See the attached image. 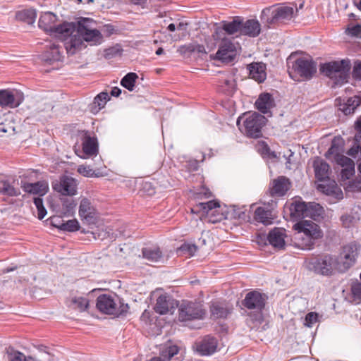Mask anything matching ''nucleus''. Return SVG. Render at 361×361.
Returning a JSON list of instances; mask_svg holds the SVG:
<instances>
[{
  "mask_svg": "<svg viewBox=\"0 0 361 361\" xmlns=\"http://www.w3.org/2000/svg\"><path fill=\"white\" fill-rule=\"evenodd\" d=\"M295 247L302 250H311L316 240L323 237L320 226L312 220H301L293 226Z\"/></svg>",
  "mask_w": 361,
  "mask_h": 361,
  "instance_id": "nucleus-1",
  "label": "nucleus"
},
{
  "mask_svg": "<svg viewBox=\"0 0 361 361\" xmlns=\"http://www.w3.org/2000/svg\"><path fill=\"white\" fill-rule=\"evenodd\" d=\"M298 8L295 5L282 4L262 10L261 20L268 25L290 20L298 16Z\"/></svg>",
  "mask_w": 361,
  "mask_h": 361,
  "instance_id": "nucleus-2",
  "label": "nucleus"
},
{
  "mask_svg": "<svg viewBox=\"0 0 361 361\" xmlns=\"http://www.w3.org/2000/svg\"><path fill=\"white\" fill-rule=\"evenodd\" d=\"M57 16L51 12L42 14L39 17L38 25L46 32L54 35L59 39H65L74 32V25L64 23L56 25Z\"/></svg>",
  "mask_w": 361,
  "mask_h": 361,
  "instance_id": "nucleus-3",
  "label": "nucleus"
},
{
  "mask_svg": "<svg viewBox=\"0 0 361 361\" xmlns=\"http://www.w3.org/2000/svg\"><path fill=\"white\" fill-rule=\"evenodd\" d=\"M265 120L264 116L257 112L248 113L238 118L237 126L247 137L257 138L262 135V128Z\"/></svg>",
  "mask_w": 361,
  "mask_h": 361,
  "instance_id": "nucleus-4",
  "label": "nucleus"
},
{
  "mask_svg": "<svg viewBox=\"0 0 361 361\" xmlns=\"http://www.w3.org/2000/svg\"><path fill=\"white\" fill-rule=\"evenodd\" d=\"M351 64L348 59L333 61L320 66V71L326 76L335 79V83L342 85L347 82Z\"/></svg>",
  "mask_w": 361,
  "mask_h": 361,
  "instance_id": "nucleus-5",
  "label": "nucleus"
},
{
  "mask_svg": "<svg viewBox=\"0 0 361 361\" xmlns=\"http://www.w3.org/2000/svg\"><path fill=\"white\" fill-rule=\"evenodd\" d=\"M96 22L92 19L82 18L78 22L77 33L90 45L99 44L103 37L100 31L96 28Z\"/></svg>",
  "mask_w": 361,
  "mask_h": 361,
  "instance_id": "nucleus-6",
  "label": "nucleus"
},
{
  "mask_svg": "<svg viewBox=\"0 0 361 361\" xmlns=\"http://www.w3.org/2000/svg\"><path fill=\"white\" fill-rule=\"evenodd\" d=\"M97 308L102 313L113 314L116 317L125 314L129 309L128 304L117 303L109 295H99L97 299Z\"/></svg>",
  "mask_w": 361,
  "mask_h": 361,
  "instance_id": "nucleus-7",
  "label": "nucleus"
},
{
  "mask_svg": "<svg viewBox=\"0 0 361 361\" xmlns=\"http://www.w3.org/2000/svg\"><path fill=\"white\" fill-rule=\"evenodd\" d=\"M289 75H298L304 80H310L317 72L316 63L309 57H300L289 67Z\"/></svg>",
  "mask_w": 361,
  "mask_h": 361,
  "instance_id": "nucleus-8",
  "label": "nucleus"
},
{
  "mask_svg": "<svg viewBox=\"0 0 361 361\" xmlns=\"http://www.w3.org/2000/svg\"><path fill=\"white\" fill-rule=\"evenodd\" d=\"M48 190V184L43 181L27 183L24 185V190L25 192L38 195V197H33V202L37 209V217L39 219H42L47 214V210L43 205L42 197L47 194Z\"/></svg>",
  "mask_w": 361,
  "mask_h": 361,
  "instance_id": "nucleus-9",
  "label": "nucleus"
},
{
  "mask_svg": "<svg viewBox=\"0 0 361 361\" xmlns=\"http://www.w3.org/2000/svg\"><path fill=\"white\" fill-rule=\"evenodd\" d=\"M205 311L199 303L183 301L178 308V320L187 322L195 319H202Z\"/></svg>",
  "mask_w": 361,
  "mask_h": 361,
  "instance_id": "nucleus-10",
  "label": "nucleus"
},
{
  "mask_svg": "<svg viewBox=\"0 0 361 361\" xmlns=\"http://www.w3.org/2000/svg\"><path fill=\"white\" fill-rule=\"evenodd\" d=\"M78 214L83 223L94 224L98 218V213L91 200L82 197L80 200Z\"/></svg>",
  "mask_w": 361,
  "mask_h": 361,
  "instance_id": "nucleus-11",
  "label": "nucleus"
},
{
  "mask_svg": "<svg viewBox=\"0 0 361 361\" xmlns=\"http://www.w3.org/2000/svg\"><path fill=\"white\" fill-rule=\"evenodd\" d=\"M267 296L257 290H252L247 293L243 300L242 304L249 310H255L261 312L264 306Z\"/></svg>",
  "mask_w": 361,
  "mask_h": 361,
  "instance_id": "nucleus-12",
  "label": "nucleus"
},
{
  "mask_svg": "<svg viewBox=\"0 0 361 361\" xmlns=\"http://www.w3.org/2000/svg\"><path fill=\"white\" fill-rule=\"evenodd\" d=\"M24 100V95L18 90H0V106L9 108L18 106Z\"/></svg>",
  "mask_w": 361,
  "mask_h": 361,
  "instance_id": "nucleus-13",
  "label": "nucleus"
},
{
  "mask_svg": "<svg viewBox=\"0 0 361 361\" xmlns=\"http://www.w3.org/2000/svg\"><path fill=\"white\" fill-rule=\"evenodd\" d=\"M360 248L356 243H349L343 246L341 254V259L343 263L342 267L340 268L341 271L348 269L355 263Z\"/></svg>",
  "mask_w": 361,
  "mask_h": 361,
  "instance_id": "nucleus-14",
  "label": "nucleus"
},
{
  "mask_svg": "<svg viewBox=\"0 0 361 361\" xmlns=\"http://www.w3.org/2000/svg\"><path fill=\"white\" fill-rule=\"evenodd\" d=\"M78 183L73 178L63 176L59 183L53 185V188L63 195L73 196L77 193Z\"/></svg>",
  "mask_w": 361,
  "mask_h": 361,
  "instance_id": "nucleus-15",
  "label": "nucleus"
},
{
  "mask_svg": "<svg viewBox=\"0 0 361 361\" xmlns=\"http://www.w3.org/2000/svg\"><path fill=\"white\" fill-rule=\"evenodd\" d=\"M276 204L275 202H272L271 204H264L262 206L258 207L255 211L254 219L255 221L264 225L271 224L275 217L274 207Z\"/></svg>",
  "mask_w": 361,
  "mask_h": 361,
  "instance_id": "nucleus-16",
  "label": "nucleus"
},
{
  "mask_svg": "<svg viewBox=\"0 0 361 361\" xmlns=\"http://www.w3.org/2000/svg\"><path fill=\"white\" fill-rule=\"evenodd\" d=\"M236 56V49L234 44L228 39H223L216 54L217 59L229 63L234 60Z\"/></svg>",
  "mask_w": 361,
  "mask_h": 361,
  "instance_id": "nucleus-17",
  "label": "nucleus"
},
{
  "mask_svg": "<svg viewBox=\"0 0 361 361\" xmlns=\"http://www.w3.org/2000/svg\"><path fill=\"white\" fill-rule=\"evenodd\" d=\"M290 187L291 183L288 178L279 176L270 183L269 191L271 197H283Z\"/></svg>",
  "mask_w": 361,
  "mask_h": 361,
  "instance_id": "nucleus-18",
  "label": "nucleus"
},
{
  "mask_svg": "<svg viewBox=\"0 0 361 361\" xmlns=\"http://www.w3.org/2000/svg\"><path fill=\"white\" fill-rule=\"evenodd\" d=\"M345 149V140L341 136H335L331 143V146L325 154L326 158H348L345 155L347 151Z\"/></svg>",
  "mask_w": 361,
  "mask_h": 361,
  "instance_id": "nucleus-19",
  "label": "nucleus"
},
{
  "mask_svg": "<svg viewBox=\"0 0 361 361\" xmlns=\"http://www.w3.org/2000/svg\"><path fill=\"white\" fill-rule=\"evenodd\" d=\"M336 260L330 255H325L314 259L312 264L314 271L322 275L331 274Z\"/></svg>",
  "mask_w": 361,
  "mask_h": 361,
  "instance_id": "nucleus-20",
  "label": "nucleus"
},
{
  "mask_svg": "<svg viewBox=\"0 0 361 361\" xmlns=\"http://www.w3.org/2000/svg\"><path fill=\"white\" fill-rule=\"evenodd\" d=\"M70 37V39L65 43V47L67 53L69 54H75L78 51L85 48L86 46L84 44V40L80 34L77 33V29L74 26V32L65 39L62 41H66Z\"/></svg>",
  "mask_w": 361,
  "mask_h": 361,
  "instance_id": "nucleus-21",
  "label": "nucleus"
},
{
  "mask_svg": "<svg viewBox=\"0 0 361 361\" xmlns=\"http://www.w3.org/2000/svg\"><path fill=\"white\" fill-rule=\"evenodd\" d=\"M256 109L262 114H267L275 106L274 99L270 93H261L255 101Z\"/></svg>",
  "mask_w": 361,
  "mask_h": 361,
  "instance_id": "nucleus-22",
  "label": "nucleus"
},
{
  "mask_svg": "<svg viewBox=\"0 0 361 361\" xmlns=\"http://www.w3.org/2000/svg\"><path fill=\"white\" fill-rule=\"evenodd\" d=\"M335 168L341 171V180L350 179L355 174V162L353 159H335Z\"/></svg>",
  "mask_w": 361,
  "mask_h": 361,
  "instance_id": "nucleus-23",
  "label": "nucleus"
},
{
  "mask_svg": "<svg viewBox=\"0 0 361 361\" xmlns=\"http://www.w3.org/2000/svg\"><path fill=\"white\" fill-rule=\"evenodd\" d=\"M355 135L353 145L347 151V154L353 158L360 155L361 157V116H360L355 122Z\"/></svg>",
  "mask_w": 361,
  "mask_h": 361,
  "instance_id": "nucleus-24",
  "label": "nucleus"
},
{
  "mask_svg": "<svg viewBox=\"0 0 361 361\" xmlns=\"http://www.w3.org/2000/svg\"><path fill=\"white\" fill-rule=\"evenodd\" d=\"M286 231L283 228H274L268 235L269 243L277 249H282L285 246V238H286Z\"/></svg>",
  "mask_w": 361,
  "mask_h": 361,
  "instance_id": "nucleus-25",
  "label": "nucleus"
},
{
  "mask_svg": "<svg viewBox=\"0 0 361 361\" xmlns=\"http://www.w3.org/2000/svg\"><path fill=\"white\" fill-rule=\"evenodd\" d=\"M241 35L255 37L261 32V25L257 20L250 19L246 21L241 20Z\"/></svg>",
  "mask_w": 361,
  "mask_h": 361,
  "instance_id": "nucleus-26",
  "label": "nucleus"
},
{
  "mask_svg": "<svg viewBox=\"0 0 361 361\" xmlns=\"http://www.w3.org/2000/svg\"><path fill=\"white\" fill-rule=\"evenodd\" d=\"M290 214L293 219H298L306 217L308 213V204L300 200H295L289 207Z\"/></svg>",
  "mask_w": 361,
  "mask_h": 361,
  "instance_id": "nucleus-27",
  "label": "nucleus"
},
{
  "mask_svg": "<svg viewBox=\"0 0 361 361\" xmlns=\"http://www.w3.org/2000/svg\"><path fill=\"white\" fill-rule=\"evenodd\" d=\"M250 76L259 83L267 78L266 65L263 63H252L247 66Z\"/></svg>",
  "mask_w": 361,
  "mask_h": 361,
  "instance_id": "nucleus-28",
  "label": "nucleus"
},
{
  "mask_svg": "<svg viewBox=\"0 0 361 361\" xmlns=\"http://www.w3.org/2000/svg\"><path fill=\"white\" fill-rule=\"evenodd\" d=\"M321 182V183L318 184L317 189L327 195H335L336 197L342 195V191L335 180H331L329 178Z\"/></svg>",
  "mask_w": 361,
  "mask_h": 361,
  "instance_id": "nucleus-29",
  "label": "nucleus"
},
{
  "mask_svg": "<svg viewBox=\"0 0 361 361\" xmlns=\"http://www.w3.org/2000/svg\"><path fill=\"white\" fill-rule=\"evenodd\" d=\"M361 104V96L355 95L349 97L343 103L338 104V109L345 115H350L354 114L355 109Z\"/></svg>",
  "mask_w": 361,
  "mask_h": 361,
  "instance_id": "nucleus-30",
  "label": "nucleus"
},
{
  "mask_svg": "<svg viewBox=\"0 0 361 361\" xmlns=\"http://www.w3.org/2000/svg\"><path fill=\"white\" fill-rule=\"evenodd\" d=\"M217 347V341L215 338L211 336H205L200 343L197 350L202 355H209L214 353Z\"/></svg>",
  "mask_w": 361,
  "mask_h": 361,
  "instance_id": "nucleus-31",
  "label": "nucleus"
},
{
  "mask_svg": "<svg viewBox=\"0 0 361 361\" xmlns=\"http://www.w3.org/2000/svg\"><path fill=\"white\" fill-rule=\"evenodd\" d=\"M173 307L174 300L167 295H161L157 299L154 310L160 314H165Z\"/></svg>",
  "mask_w": 361,
  "mask_h": 361,
  "instance_id": "nucleus-32",
  "label": "nucleus"
},
{
  "mask_svg": "<svg viewBox=\"0 0 361 361\" xmlns=\"http://www.w3.org/2000/svg\"><path fill=\"white\" fill-rule=\"evenodd\" d=\"M315 177L319 181L329 178L330 166L324 159H315L314 161Z\"/></svg>",
  "mask_w": 361,
  "mask_h": 361,
  "instance_id": "nucleus-33",
  "label": "nucleus"
},
{
  "mask_svg": "<svg viewBox=\"0 0 361 361\" xmlns=\"http://www.w3.org/2000/svg\"><path fill=\"white\" fill-rule=\"evenodd\" d=\"M82 149L85 154L89 156H96L98 152L97 140L94 137L90 136L85 133L82 142Z\"/></svg>",
  "mask_w": 361,
  "mask_h": 361,
  "instance_id": "nucleus-34",
  "label": "nucleus"
},
{
  "mask_svg": "<svg viewBox=\"0 0 361 361\" xmlns=\"http://www.w3.org/2000/svg\"><path fill=\"white\" fill-rule=\"evenodd\" d=\"M51 221L54 226L65 231L73 232L78 231L80 228L79 223L76 219H71L61 224H57L56 221H61V218L55 216L51 218Z\"/></svg>",
  "mask_w": 361,
  "mask_h": 361,
  "instance_id": "nucleus-35",
  "label": "nucleus"
},
{
  "mask_svg": "<svg viewBox=\"0 0 361 361\" xmlns=\"http://www.w3.org/2000/svg\"><path fill=\"white\" fill-rule=\"evenodd\" d=\"M241 20L236 17L231 22L223 21L222 29L230 35H241Z\"/></svg>",
  "mask_w": 361,
  "mask_h": 361,
  "instance_id": "nucleus-36",
  "label": "nucleus"
},
{
  "mask_svg": "<svg viewBox=\"0 0 361 361\" xmlns=\"http://www.w3.org/2000/svg\"><path fill=\"white\" fill-rule=\"evenodd\" d=\"M142 254L145 259L151 262H160L163 258L162 252L159 247L156 246L142 248Z\"/></svg>",
  "mask_w": 361,
  "mask_h": 361,
  "instance_id": "nucleus-37",
  "label": "nucleus"
},
{
  "mask_svg": "<svg viewBox=\"0 0 361 361\" xmlns=\"http://www.w3.org/2000/svg\"><path fill=\"white\" fill-rule=\"evenodd\" d=\"M178 353V348L174 345L165 346L160 352V356L153 357L147 361H170Z\"/></svg>",
  "mask_w": 361,
  "mask_h": 361,
  "instance_id": "nucleus-38",
  "label": "nucleus"
},
{
  "mask_svg": "<svg viewBox=\"0 0 361 361\" xmlns=\"http://www.w3.org/2000/svg\"><path fill=\"white\" fill-rule=\"evenodd\" d=\"M68 307L80 312L85 311L89 306V300L85 297H73L67 302Z\"/></svg>",
  "mask_w": 361,
  "mask_h": 361,
  "instance_id": "nucleus-39",
  "label": "nucleus"
},
{
  "mask_svg": "<svg viewBox=\"0 0 361 361\" xmlns=\"http://www.w3.org/2000/svg\"><path fill=\"white\" fill-rule=\"evenodd\" d=\"M110 97L106 92H101L97 94L91 104V112L97 114L100 109L104 107L106 102L109 100Z\"/></svg>",
  "mask_w": 361,
  "mask_h": 361,
  "instance_id": "nucleus-40",
  "label": "nucleus"
},
{
  "mask_svg": "<svg viewBox=\"0 0 361 361\" xmlns=\"http://www.w3.org/2000/svg\"><path fill=\"white\" fill-rule=\"evenodd\" d=\"M44 61L51 63V61H59L61 59V52L59 45L53 43L50 45L49 49L47 50L42 54Z\"/></svg>",
  "mask_w": 361,
  "mask_h": 361,
  "instance_id": "nucleus-41",
  "label": "nucleus"
},
{
  "mask_svg": "<svg viewBox=\"0 0 361 361\" xmlns=\"http://www.w3.org/2000/svg\"><path fill=\"white\" fill-rule=\"evenodd\" d=\"M255 150L261 155L263 158H276V155L274 152H271L268 144L263 141L259 140L255 145Z\"/></svg>",
  "mask_w": 361,
  "mask_h": 361,
  "instance_id": "nucleus-42",
  "label": "nucleus"
},
{
  "mask_svg": "<svg viewBox=\"0 0 361 361\" xmlns=\"http://www.w3.org/2000/svg\"><path fill=\"white\" fill-rule=\"evenodd\" d=\"M37 13L34 9H25L17 12L16 18L19 20L24 21L28 24L35 22Z\"/></svg>",
  "mask_w": 361,
  "mask_h": 361,
  "instance_id": "nucleus-43",
  "label": "nucleus"
},
{
  "mask_svg": "<svg viewBox=\"0 0 361 361\" xmlns=\"http://www.w3.org/2000/svg\"><path fill=\"white\" fill-rule=\"evenodd\" d=\"M200 209L203 210L207 216H212L214 214V212H218L220 205L219 202L215 201H209L207 202H200L197 205Z\"/></svg>",
  "mask_w": 361,
  "mask_h": 361,
  "instance_id": "nucleus-44",
  "label": "nucleus"
},
{
  "mask_svg": "<svg viewBox=\"0 0 361 361\" xmlns=\"http://www.w3.org/2000/svg\"><path fill=\"white\" fill-rule=\"evenodd\" d=\"M137 78L138 75L135 73H128L121 79V85L128 90L133 91Z\"/></svg>",
  "mask_w": 361,
  "mask_h": 361,
  "instance_id": "nucleus-45",
  "label": "nucleus"
},
{
  "mask_svg": "<svg viewBox=\"0 0 361 361\" xmlns=\"http://www.w3.org/2000/svg\"><path fill=\"white\" fill-rule=\"evenodd\" d=\"M351 301L359 304L361 302V283L359 281L353 282L350 287Z\"/></svg>",
  "mask_w": 361,
  "mask_h": 361,
  "instance_id": "nucleus-46",
  "label": "nucleus"
},
{
  "mask_svg": "<svg viewBox=\"0 0 361 361\" xmlns=\"http://www.w3.org/2000/svg\"><path fill=\"white\" fill-rule=\"evenodd\" d=\"M220 90L226 94H231L235 89V82L232 78L224 79L221 82Z\"/></svg>",
  "mask_w": 361,
  "mask_h": 361,
  "instance_id": "nucleus-47",
  "label": "nucleus"
},
{
  "mask_svg": "<svg viewBox=\"0 0 361 361\" xmlns=\"http://www.w3.org/2000/svg\"><path fill=\"white\" fill-rule=\"evenodd\" d=\"M308 213H310V214H306V217H310L314 220H317L322 216L324 209L322 207L318 204H309Z\"/></svg>",
  "mask_w": 361,
  "mask_h": 361,
  "instance_id": "nucleus-48",
  "label": "nucleus"
},
{
  "mask_svg": "<svg viewBox=\"0 0 361 361\" xmlns=\"http://www.w3.org/2000/svg\"><path fill=\"white\" fill-rule=\"evenodd\" d=\"M211 312L215 318H224L228 314V310L218 303L212 304Z\"/></svg>",
  "mask_w": 361,
  "mask_h": 361,
  "instance_id": "nucleus-49",
  "label": "nucleus"
},
{
  "mask_svg": "<svg viewBox=\"0 0 361 361\" xmlns=\"http://www.w3.org/2000/svg\"><path fill=\"white\" fill-rule=\"evenodd\" d=\"M77 204L73 200L71 199H64L62 203V209L63 212L65 215H70L73 214Z\"/></svg>",
  "mask_w": 361,
  "mask_h": 361,
  "instance_id": "nucleus-50",
  "label": "nucleus"
},
{
  "mask_svg": "<svg viewBox=\"0 0 361 361\" xmlns=\"http://www.w3.org/2000/svg\"><path fill=\"white\" fill-rule=\"evenodd\" d=\"M77 171L85 177H99L100 176L99 172H97L90 166L85 165H80L78 166Z\"/></svg>",
  "mask_w": 361,
  "mask_h": 361,
  "instance_id": "nucleus-51",
  "label": "nucleus"
},
{
  "mask_svg": "<svg viewBox=\"0 0 361 361\" xmlns=\"http://www.w3.org/2000/svg\"><path fill=\"white\" fill-rule=\"evenodd\" d=\"M345 33L351 37L361 38V25L348 26L345 30Z\"/></svg>",
  "mask_w": 361,
  "mask_h": 361,
  "instance_id": "nucleus-52",
  "label": "nucleus"
},
{
  "mask_svg": "<svg viewBox=\"0 0 361 361\" xmlns=\"http://www.w3.org/2000/svg\"><path fill=\"white\" fill-rule=\"evenodd\" d=\"M197 251V246L194 244H183L179 248V252L186 254L188 256H192Z\"/></svg>",
  "mask_w": 361,
  "mask_h": 361,
  "instance_id": "nucleus-53",
  "label": "nucleus"
},
{
  "mask_svg": "<svg viewBox=\"0 0 361 361\" xmlns=\"http://www.w3.org/2000/svg\"><path fill=\"white\" fill-rule=\"evenodd\" d=\"M318 315L315 312H310L308 313L305 319V324L309 327H311L313 324H314L317 322Z\"/></svg>",
  "mask_w": 361,
  "mask_h": 361,
  "instance_id": "nucleus-54",
  "label": "nucleus"
},
{
  "mask_svg": "<svg viewBox=\"0 0 361 361\" xmlns=\"http://www.w3.org/2000/svg\"><path fill=\"white\" fill-rule=\"evenodd\" d=\"M352 75L354 79L361 80V61L354 63Z\"/></svg>",
  "mask_w": 361,
  "mask_h": 361,
  "instance_id": "nucleus-55",
  "label": "nucleus"
},
{
  "mask_svg": "<svg viewBox=\"0 0 361 361\" xmlns=\"http://www.w3.org/2000/svg\"><path fill=\"white\" fill-rule=\"evenodd\" d=\"M178 52H179L180 55H185L187 54H190V53L194 52L193 43L180 46L178 49Z\"/></svg>",
  "mask_w": 361,
  "mask_h": 361,
  "instance_id": "nucleus-56",
  "label": "nucleus"
},
{
  "mask_svg": "<svg viewBox=\"0 0 361 361\" xmlns=\"http://www.w3.org/2000/svg\"><path fill=\"white\" fill-rule=\"evenodd\" d=\"M9 360L11 361H25L26 357L23 353H20L18 351H16L13 353H11L8 355Z\"/></svg>",
  "mask_w": 361,
  "mask_h": 361,
  "instance_id": "nucleus-57",
  "label": "nucleus"
},
{
  "mask_svg": "<svg viewBox=\"0 0 361 361\" xmlns=\"http://www.w3.org/2000/svg\"><path fill=\"white\" fill-rule=\"evenodd\" d=\"M3 186L0 187V192L8 194L10 195H14V188L11 186L7 181L2 182Z\"/></svg>",
  "mask_w": 361,
  "mask_h": 361,
  "instance_id": "nucleus-58",
  "label": "nucleus"
},
{
  "mask_svg": "<svg viewBox=\"0 0 361 361\" xmlns=\"http://www.w3.org/2000/svg\"><path fill=\"white\" fill-rule=\"evenodd\" d=\"M341 220L344 227L349 228L353 224L355 219L350 215L345 214L341 216Z\"/></svg>",
  "mask_w": 361,
  "mask_h": 361,
  "instance_id": "nucleus-59",
  "label": "nucleus"
},
{
  "mask_svg": "<svg viewBox=\"0 0 361 361\" xmlns=\"http://www.w3.org/2000/svg\"><path fill=\"white\" fill-rule=\"evenodd\" d=\"M217 150H214L212 148L205 147L202 151V158H211L212 157L218 155Z\"/></svg>",
  "mask_w": 361,
  "mask_h": 361,
  "instance_id": "nucleus-60",
  "label": "nucleus"
},
{
  "mask_svg": "<svg viewBox=\"0 0 361 361\" xmlns=\"http://www.w3.org/2000/svg\"><path fill=\"white\" fill-rule=\"evenodd\" d=\"M211 217L210 221L213 223L221 221L224 219H225V216L223 213L220 212V209L218 210V212H214V215L209 216Z\"/></svg>",
  "mask_w": 361,
  "mask_h": 361,
  "instance_id": "nucleus-61",
  "label": "nucleus"
},
{
  "mask_svg": "<svg viewBox=\"0 0 361 361\" xmlns=\"http://www.w3.org/2000/svg\"><path fill=\"white\" fill-rule=\"evenodd\" d=\"M358 171L361 173V163L358 165ZM352 186L354 190L361 192V178L355 180L353 182Z\"/></svg>",
  "mask_w": 361,
  "mask_h": 361,
  "instance_id": "nucleus-62",
  "label": "nucleus"
},
{
  "mask_svg": "<svg viewBox=\"0 0 361 361\" xmlns=\"http://www.w3.org/2000/svg\"><path fill=\"white\" fill-rule=\"evenodd\" d=\"M194 46V52L197 51L198 53H206L205 48L203 45L193 43Z\"/></svg>",
  "mask_w": 361,
  "mask_h": 361,
  "instance_id": "nucleus-63",
  "label": "nucleus"
},
{
  "mask_svg": "<svg viewBox=\"0 0 361 361\" xmlns=\"http://www.w3.org/2000/svg\"><path fill=\"white\" fill-rule=\"evenodd\" d=\"M121 93V90L117 87L112 88L111 94L114 97H118Z\"/></svg>",
  "mask_w": 361,
  "mask_h": 361,
  "instance_id": "nucleus-64",
  "label": "nucleus"
}]
</instances>
